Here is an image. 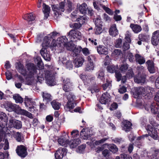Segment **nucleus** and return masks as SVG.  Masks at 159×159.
I'll return each mask as SVG.
<instances>
[{
    "label": "nucleus",
    "mask_w": 159,
    "mask_h": 159,
    "mask_svg": "<svg viewBox=\"0 0 159 159\" xmlns=\"http://www.w3.org/2000/svg\"><path fill=\"white\" fill-rule=\"evenodd\" d=\"M35 17V16L32 13L26 14L23 16V18L28 21L30 24H31L30 21L34 20Z\"/></svg>",
    "instance_id": "obj_31"
},
{
    "label": "nucleus",
    "mask_w": 159,
    "mask_h": 159,
    "mask_svg": "<svg viewBox=\"0 0 159 159\" xmlns=\"http://www.w3.org/2000/svg\"><path fill=\"white\" fill-rule=\"evenodd\" d=\"M71 134L73 137H77L79 135V131L77 130H74L71 132Z\"/></svg>",
    "instance_id": "obj_59"
},
{
    "label": "nucleus",
    "mask_w": 159,
    "mask_h": 159,
    "mask_svg": "<svg viewBox=\"0 0 159 159\" xmlns=\"http://www.w3.org/2000/svg\"><path fill=\"white\" fill-rule=\"evenodd\" d=\"M128 65L126 64H122L120 67V70L122 73L125 72L128 70Z\"/></svg>",
    "instance_id": "obj_42"
},
{
    "label": "nucleus",
    "mask_w": 159,
    "mask_h": 159,
    "mask_svg": "<svg viewBox=\"0 0 159 159\" xmlns=\"http://www.w3.org/2000/svg\"><path fill=\"white\" fill-rule=\"evenodd\" d=\"M145 108L148 111L150 110L151 112L154 114L159 113V105L155 103H152L150 106L149 104H146L145 106Z\"/></svg>",
    "instance_id": "obj_11"
},
{
    "label": "nucleus",
    "mask_w": 159,
    "mask_h": 159,
    "mask_svg": "<svg viewBox=\"0 0 159 159\" xmlns=\"http://www.w3.org/2000/svg\"><path fill=\"white\" fill-rule=\"evenodd\" d=\"M51 103L55 110H58L60 107L61 104L56 100H53L51 102Z\"/></svg>",
    "instance_id": "obj_37"
},
{
    "label": "nucleus",
    "mask_w": 159,
    "mask_h": 159,
    "mask_svg": "<svg viewBox=\"0 0 159 159\" xmlns=\"http://www.w3.org/2000/svg\"><path fill=\"white\" fill-rule=\"evenodd\" d=\"M109 33L110 35L112 36H116L118 34V31L115 24H113L111 25L109 30Z\"/></svg>",
    "instance_id": "obj_26"
},
{
    "label": "nucleus",
    "mask_w": 159,
    "mask_h": 159,
    "mask_svg": "<svg viewBox=\"0 0 159 159\" xmlns=\"http://www.w3.org/2000/svg\"><path fill=\"white\" fill-rule=\"evenodd\" d=\"M95 30V33L96 34H100L102 31V28L99 26H96Z\"/></svg>",
    "instance_id": "obj_52"
},
{
    "label": "nucleus",
    "mask_w": 159,
    "mask_h": 159,
    "mask_svg": "<svg viewBox=\"0 0 159 159\" xmlns=\"http://www.w3.org/2000/svg\"><path fill=\"white\" fill-rule=\"evenodd\" d=\"M138 39L139 40L144 41L146 40V35L143 34H140L139 35Z\"/></svg>",
    "instance_id": "obj_60"
},
{
    "label": "nucleus",
    "mask_w": 159,
    "mask_h": 159,
    "mask_svg": "<svg viewBox=\"0 0 159 159\" xmlns=\"http://www.w3.org/2000/svg\"><path fill=\"white\" fill-rule=\"evenodd\" d=\"M130 27L132 29L133 31L136 33H138L142 30V28L140 26L134 24H131Z\"/></svg>",
    "instance_id": "obj_33"
},
{
    "label": "nucleus",
    "mask_w": 159,
    "mask_h": 159,
    "mask_svg": "<svg viewBox=\"0 0 159 159\" xmlns=\"http://www.w3.org/2000/svg\"><path fill=\"white\" fill-rule=\"evenodd\" d=\"M91 129L88 128H84L81 131L80 136L84 139H88L92 135Z\"/></svg>",
    "instance_id": "obj_15"
},
{
    "label": "nucleus",
    "mask_w": 159,
    "mask_h": 159,
    "mask_svg": "<svg viewBox=\"0 0 159 159\" xmlns=\"http://www.w3.org/2000/svg\"><path fill=\"white\" fill-rule=\"evenodd\" d=\"M144 90V88L142 87L138 88L136 92V93L138 96L140 95H143V90Z\"/></svg>",
    "instance_id": "obj_44"
},
{
    "label": "nucleus",
    "mask_w": 159,
    "mask_h": 159,
    "mask_svg": "<svg viewBox=\"0 0 159 159\" xmlns=\"http://www.w3.org/2000/svg\"><path fill=\"white\" fill-rule=\"evenodd\" d=\"M122 40L121 39H118L116 41L115 46L116 48L120 47L122 45Z\"/></svg>",
    "instance_id": "obj_57"
},
{
    "label": "nucleus",
    "mask_w": 159,
    "mask_h": 159,
    "mask_svg": "<svg viewBox=\"0 0 159 159\" xmlns=\"http://www.w3.org/2000/svg\"><path fill=\"white\" fill-rule=\"evenodd\" d=\"M89 41L93 44L97 45V43L96 42L97 39L96 38L91 37L88 39Z\"/></svg>",
    "instance_id": "obj_55"
},
{
    "label": "nucleus",
    "mask_w": 159,
    "mask_h": 159,
    "mask_svg": "<svg viewBox=\"0 0 159 159\" xmlns=\"http://www.w3.org/2000/svg\"><path fill=\"white\" fill-rule=\"evenodd\" d=\"M81 143V141L80 139L78 138L74 139L72 141H69L68 144L71 148H74L77 146L78 144Z\"/></svg>",
    "instance_id": "obj_29"
},
{
    "label": "nucleus",
    "mask_w": 159,
    "mask_h": 159,
    "mask_svg": "<svg viewBox=\"0 0 159 159\" xmlns=\"http://www.w3.org/2000/svg\"><path fill=\"white\" fill-rule=\"evenodd\" d=\"M25 103L26 106L29 107V111L32 112L34 111L35 107L34 105L35 104V102L32 101L31 98L26 97L25 98Z\"/></svg>",
    "instance_id": "obj_13"
},
{
    "label": "nucleus",
    "mask_w": 159,
    "mask_h": 159,
    "mask_svg": "<svg viewBox=\"0 0 159 159\" xmlns=\"http://www.w3.org/2000/svg\"><path fill=\"white\" fill-rule=\"evenodd\" d=\"M111 86V84L109 82L107 81V82L103 84L102 88L104 90H106L107 89H109Z\"/></svg>",
    "instance_id": "obj_48"
},
{
    "label": "nucleus",
    "mask_w": 159,
    "mask_h": 159,
    "mask_svg": "<svg viewBox=\"0 0 159 159\" xmlns=\"http://www.w3.org/2000/svg\"><path fill=\"white\" fill-rule=\"evenodd\" d=\"M39 73L37 75V79L41 83L44 80L45 78L46 80L47 83L49 85L53 86L54 85L56 82L54 79L51 76L50 72L48 70L44 71V73L43 74V70H38Z\"/></svg>",
    "instance_id": "obj_5"
},
{
    "label": "nucleus",
    "mask_w": 159,
    "mask_h": 159,
    "mask_svg": "<svg viewBox=\"0 0 159 159\" xmlns=\"http://www.w3.org/2000/svg\"><path fill=\"white\" fill-rule=\"evenodd\" d=\"M101 7L109 15H112L113 14V12L108 7H106L104 5L100 4Z\"/></svg>",
    "instance_id": "obj_47"
},
{
    "label": "nucleus",
    "mask_w": 159,
    "mask_h": 159,
    "mask_svg": "<svg viewBox=\"0 0 159 159\" xmlns=\"http://www.w3.org/2000/svg\"><path fill=\"white\" fill-rule=\"evenodd\" d=\"M125 39L128 43H130L131 42V34L128 31H126L125 34Z\"/></svg>",
    "instance_id": "obj_41"
},
{
    "label": "nucleus",
    "mask_w": 159,
    "mask_h": 159,
    "mask_svg": "<svg viewBox=\"0 0 159 159\" xmlns=\"http://www.w3.org/2000/svg\"><path fill=\"white\" fill-rule=\"evenodd\" d=\"M73 64L72 61H67L66 64L65 65V66L67 69L69 70L72 69L73 67Z\"/></svg>",
    "instance_id": "obj_49"
},
{
    "label": "nucleus",
    "mask_w": 159,
    "mask_h": 159,
    "mask_svg": "<svg viewBox=\"0 0 159 159\" xmlns=\"http://www.w3.org/2000/svg\"><path fill=\"white\" fill-rule=\"evenodd\" d=\"M151 42L154 46L157 45L159 43V30L156 31L153 33Z\"/></svg>",
    "instance_id": "obj_17"
},
{
    "label": "nucleus",
    "mask_w": 159,
    "mask_h": 159,
    "mask_svg": "<svg viewBox=\"0 0 159 159\" xmlns=\"http://www.w3.org/2000/svg\"><path fill=\"white\" fill-rule=\"evenodd\" d=\"M153 92V90L149 87L144 88L143 96H147L149 98H151L152 96V94Z\"/></svg>",
    "instance_id": "obj_24"
},
{
    "label": "nucleus",
    "mask_w": 159,
    "mask_h": 159,
    "mask_svg": "<svg viewBox=\"0 0 159 159\" xmlns=\"http://www.w3.org/2000/svg\"><path fill=\"white\" fill-rule=\"evenodd\" d=\"M87 20V17L84 15L82 16H80L76 20L81 25L84 24L86 21Z\"/></svg>",
    "instance_id": "obj_39"
},
{
    "label": "nucleus",
    "mask_w": 159,
    "mask_h": 159,
    "mask_svg": "<svg viewBox=\"0 0 159 159\" xmlns=\"http://www.w3.org/2000/svg\"><path fill=\"white\" fill-rule=\"evenodd\" d=\"M67 149L65 148H59L55 154L56 158H62L64 156L66 155Z\"/></svg>",
    "instance_id": "obj_18"
},
{
    "label": "nucleus",
    "mask_w": 159,
    "mask_h": 159,
    "mask_svg": "<svg viewBox=\"0 0 159 159\" xmlns=\"http://www.w3.org/2000/svg\"><path fill=\"white\" fill-rule=\"evenodd\" d=\"M80 52V51L78 48H75L72 50V54L74 56H76L79 54Z\"/></svg>",
    "instance_id": "obj_61"
},
{
    "label": "nucleus",
    "mask_w": 159,
    "mask_h": 159,
    "mask_svg": "<svg viewBox=\"0 0 159 159\" xmlns=\"http://www.w3.org/2000/svg\"><path fill=\"white\" fill-rule=\"evenodd\" d=\"M42 96L43 98V101L47 103L51 102L52 99V97L49 93L45 92L42 93Z\"/></svg>",
    "instance_id": "obj_22"
},
{
    "label": "nucleus",
    "mask_w": 159,
    "mask_h": 159,
    "mask_svg": "<svg viewBox=\"0 0 159 159\" xmlns=\"http://www.w3.org/2000/svg\"><path fill=\"white\" fill-rule=\"evenodd\" d=\"M145 78L144 76L142 77L141 79L140 78H136L134 79V81L138 83H143L145 81Z\"/></svg>",
    "instance_id": "obj_54"
},
{
    "label": "nucleus",
    "mask_w": 159,
    "mask_h": 159,
    "mask_svg": "<svg viewBox=\"0 0 159 159\" xmlns=\"http://www.w3.org/2000/svg\"><path fill=\"white\" fill-rule=\"evenodd\" d=\"M150 123L154 129L150 125H147L146 129L152 138L155 140H158L159 138L157 135V130L159 131V125L154 120H150Z\"/></svg>",
    "instance_id": "obj_6"
},
{
    "label": "nucleus",
    "mask_w": 159,
    "mask_h": 159,
    "mask_svg": "<svg viewBox=\"0 0 159 159\" xmlns=\"http://www.w3.org/2000/svg\"><path fill=\"white\" fill-rule=\"evenodd\" d=\"M127 58L128 59L129 61L131 62H133L134 61V56L131 53L129 52L128 53Z\"/></svg>",
    "instance_id": "obj_51"
},
{
    "label": "nucleus",
    "mask_w": 159,
    "mask_h": 159,
    "mask_svg": "<svg viewBox=\"0 0 159 159\" xmlns=\"http://www.w3.org/2000/svg\"><path fill=\"white\" fill-rule=\"evenodd\" d=\"M43 11L45 19H47L49 16L50 7L48 5H46L45 3H43Z\"/></svg>",
    "instance_id": "obj_30"
},
{
    "label": "nucleus",
    "mask_w": 159,
    "mask_h": 159,
    "mask_svg": "<svg viewBox=\"0 0 159 159\" xmlns=\"http://www.w3.org/2000/svg\"><path fill=\"white\" fill-rule=\"evenodd\" d=\"M66 95H67L68 102L65 106L64 109L66 111H69L73 109L76 105L75 97L71 92L66 94Z\"/></svg>",
    "instance_id": "obj_7"
},
{
    "label": "nucleus",
    "mask_w": 159,
    "mask_h": 159,
    "mask_svg": "<svg viewBox=\"0 0 159 159\" xmlns=\"http://www.w3.org/2000/svg\"><path fill=\"white\" fill-rule=\"evenodd\" d=\"M16 152L20 156L25 157L27 154L26 148L23 145L18 146L16 149Z\"/></svg>",
    "instance_id": "obj_12"
},
{
    "label": "nucleus",
    "mask_w": 159,
    "mask_h": 159,
    "mask_svg": "<svg viewBox=\"0 0 159 159\" xmlns=\"http://www.w3.org/2000/svg\"><path fill=\"white\" fill-rule=\"evenodd\" d=\"M108 148L109 150L113 153H115L118 151V148L116 146L113 144L108 145Z\"/></svg>",
    "instance_id": "obj_40"
},
{
    "label": "nucleus",
    "mask_w": 159,
    "mask_h": 159,
    "mask_svg": "<svg viewBox=\"0 0 159 159\" xmlns=\"http://www.w3.org/2000/svg\"><path fill=\"white\" fill-rule=\"evenodd\" d=\"M59 63H62L63 65H66V62L67 61V60L66 59L65 57H59Z\"/></svg>",
    "instance_id": "obj_53"
},
{
    "label": "nucleus",
    "mask_w": 159,
    "mask_h": 159,
    "mask_svg": "<svg viewBox=\"0 0 159 159\" xmlns=\"http://www.w3.org/2000/svg\"><path fill=\"white\" fill-rule=\"evenodd\" d=\"M118 107V105L116 102H113L111 105V107L110 108V110L112 111L116 109Z\"/></svg>",
    "instance_id": "obj_63"
},
{
    "label": "nucleus",
    "mask_w": 159,
    "mask_h": 159,
    "mask_svg": "<svg viewBox=\"0 0 159 159\" xmlns=\"http://www.w3.org/2000/svg\"><path fill=\"white\" fill-rule=\"evenodd\" d=\"M7 118L6 114L3 112H0V127L5 128L7 125Z\"/></svg>",
    "instance_id": "obj_16"
},
{
    "label": "nucleus",
    "mask_w": 159,
    "mask_h": 159,
    "mask_svg": "<svg viewBox=\"0 0 159 159\" xmlns=\"http://www.w3.org/2000/svg\"><path fill=\"white\" fill-rule=\"evenodd\" d=\"M109 150L107 149L104 150L102 152V154L103 156L106 158H107L109 157Z\"/></svg>",
    "instance_id": "obj_64"
},
{
    "label": "nucleus",
    "mask_w": 159,
    "mask_h": 159,
    "mask_svg": "<svg viewBox=\"0 0 159 159\" xmlns=\"http://www.w3.org/2000/svg\"><path fill=\"white\" fill-rule=\"evenodd\" d=\"M115 76L117 79V81H119L121 80L122 76L120 72H119L118 71H116Z\"/></svg>",
    "instance_id": "obj_56"
},
{
    "label": "nucleus",
    "mask_w": 159,
    "mask_h": 159,
    "mask_svg": "<svg viewBox=\"0 0 159 159\" xmlns=\"http://www.w3.org/2000/svg\"><path fill=\"white\" fill-rule=\"evenodd\" d=\"M111 96L108 93H103L100 99V102L102 104H106L110 101Z\"/></svg>",
    "instance_id": "obj_19"
},
{
    "label": "nucleus",
    "mask_w": 159,
    "mask_h": 159,
    "mask_svg": "<svg viewBox=\"0 0 159 159\" xmlns=\"http://www.w3.org/2000/svg\"><path fill=\"white\" fill-rule=\"evenodd\" d=\"M14 137L16 141L18 142L23 143L25 141L24 138L21 133L19 132L16 133L14 134Z\"/></svg>",
    "instance_id": "obj_32"
},
{
    "label": "nucleus",
    "mask_w": 159,
    "mask_h": 159,
    "mask_svg": "<svg viewBox=\"0 0 159 159\" xmlns=\"http://www.w3.org/2000/svg\"><path fill=\"white\" fill-rule=\"evenodd\" d=\"M84 61V58L81 57H77L74 60V63L76 67L81 66Z\"/></svg>",
    "instance_id": "obj_28"
},
{
    "label": "nucleus",
    "mask_w": 159,
    "mask_h": 159,
    "mask_svg": "<svg viewBox=\"0 0 159 159\" xmlns=\"http://www.w3.org/2000/svg\"><path fill=\"white\" fill-rule=\"evenodd\" d=\"M96 59L95 56L93 55H91L88 57L89 63L92 64H94V62L95 61Z\"/></svg>",
    "instance_id": "obj_45"
},
{
    "label": "nucleus",
    "mask_w": 159,
    "mask_h": 159,
    "mask_svg": "<svg viewBox=\"0 0 159 159\" xmlns=\"http://www.w3.org/2000/svg\"><path fill=\"white\" fill-rule=\"evenodd\" d=\"M118 69V65H111L108 66L107 67V70L111 73H115L116 71H117V70Z\"/></svg>",
    "instance_id": "obj_34"
},
{
    "label": "nucleus",
    "mask_w": 159,
    "mask_h": 159,
    "mask_svg": "<svg viewBox=\"0 0 159 159\" xmlns=\"http://www.w3.org/2000/svg\"><path fill=\"white\" fill-rule=\"evenodd\" d=\"M63 82L64 84L63 87V89L64 91L67 92L72 89V83L70 82L69 79H64L63 80Z\"/></svg>",
    "instance_id": "obj_14"
},
{
    "label": "nucleus",
    "mask_w": 159,
    "mask_h": 159,
    "mask_svg": "<svg viewBox=\"0 0 159 159\" xmlns=\"http://www.w3.org/2000/svg\"><path fill=\"white\" fill-rule=\"evenodd\" d=\"M13 98L15 100L16 103H22L23 101V99L19 94H15L13 96Z\"/></svg>",
    "instance_id": "obj_36"
},
{
    "label": "nucleus",
    "mask_w": 159,
    "mask_h": 159,
    "mask_svg": "<svg viewBox=\"0 0 159 159\" xmlns=\"http://www.w3.org/2000/svg\"><path fill=\"white\" fill-rule=\"evenodd\" d=\"M67 6L66 9L64 8L65 2H62L58 5H54L52 6V9L54 12L55 15L56 17H58L59 15L65 10L67 12L69 13L73 9V4L72 2L69 0H67Z\"/></svg>",
    "instance_id": "obj_3"
},
{
    "label": "nucleus",
    "mask_w": 159,
    "mask_h": 159,
    "mask_svg": "<svg viewBox=\"0 0 159 159\" xmlns=\"http://www.w3.org/2000/svg\"><path fill=\"white\" fill-rule=\"evenodd\" d=\"M6 109L8 111H14L17 114L27 116L30 119H33V117L31 113L27 111L22 109L18 105L7 102L4 104Z\"/></svg>",
    "instance_id": "obj_2"
},
{
    "label": "nucleus",
    "mask_w": 159,
    "mask_h": 159,
    "mask_svg": "<svg viewBox=\"0 0 159 159\" xmlns=\"http://www.w3.org/2000/svg\"><path fill=\"white\" fill-rule=\"evenodd\" d=\"M49 46L48 42H47L46 43L44 41V42H43L42 44V48L40 50V53L41 56L45 60L48 61H50L51 59L49 52L47 50V48Z\"/></svg>",
    "instance_id": "obj_8"
},
{
    "label": "nucleus",
    "mask_w": 159,
    "mask_h": 159,
    "mask_svg": "<svg viewBox=\"0 0 159 159\" xmlns=\"http://www.w3.org/2000/svg\"><path fill=\"white\" fill-rule=\"evenodd\" d=\"M146 64L149 72L151 73H155V69L153 61L151 60H148L146 62Z\"/></svg>",
    "instance_id": "obj_23"
},
{
    "label": "nucleus",
    "mask_w": 159,
    "mask_h": 159,
    "mask_svg": "<svg viewBox=\"0 0 159 159\" xmlns=\"http://www.w3.org/2000/svg\"><path fill=\"white\" fill-rule=\"evenodd\" d=\"M80 48L82 49V51L83 54L85 56H87L90 54L88 48H82L81 47Z\"/></svg>",
    "instance_id": "obj_58"
},
{
    "label": "nucleus",
    "mask_w": 159,
    "mask_h": 159,
    "mask_svg": "<svg viewBox=\"0 0 159 159\" xmlns=\"http://www.w3.org/2000/svg\"><path fill=\"white\" fill-rule=\"evenodd\" d=\"M101 7L109 15H112L113 14V12L108 7H106L104 5L100 4Z\"/></svg>",
    "instance_id": "obj_46"
},
{
    "label": "nucleus",
    "mask_w": 159,
    "mask_h": 159,
    "mask_svg": "<svg viewBox=\"0 0 159 159\" xmlns=\"http://www.w3.org/2000/svg\"><path fill=\"white\" fill-rule=\"evenodd\" d=\"M68 37L71 41H75L76 39H79L81 38V33L75 30H71L68 33Z\"/></svg>",
    "instance_id": "obj_9"
},
{
    "label": "nucleus",
    "mask_w": 159,
    "mask_h": 159,
    "mask_svg": "<svg viewBox=\"0 0 159 159\" xmlns=\"http://www.w3.org/2000/svg\"><path fill=\"white\" fill-rule=\"evenodd\" d=\"M97 78L101 80H103L104 79V74L102 70H100L97 73Z\"/></svg>",
    "instance_id": "obj_43"
},
{
    "label": "nucleus",
    "mask_w": 159,
    "mask_h": 159,
    "mask_svg": "<svg viewBox=\"0 0 159 159\" xmlns=\"http://www.w3.org/2000/svg\"><path fill=\"white\" fill-rule=\"evenodd\" d=\"M58 142L61 145L66 147L69 143V141L63 138H60L58 139Z\"/></svg>",
    "instance_id": "obj_38"
},
{
    "label": "nucleus",
    "mask_w": 159,
    "mask_h": 159,
    "mask_svg": "<svg viewBox=\"0 0 159 159\" xmlns=\"http://www.w3.org/2000/svg\"><path fill=\"white\" fill-rule=\"evenodd\" d=\"M94 68V64L88 63L86 67V70L88 71L93 70Z\"/></svg>",
    "instance_id": "obj_50"
},
{
    "label": "nucleus",
    "mask_w": 159,
    "mask_h": 159,
    "mask_svg": "<svg viewBox=\"0 0 159 159\" xmlns=\"http://www.w3.org/2000/svg\"><path fill=\"white\" fill-rule=\"evenodd\" d=\"M67 39L66 37H62L58 39L57 40H53L51 43V46L52 48L55 49L61 50L63 47L69 50H71V49L69 46L70 44L67 43Z\"/></svg>",
    "instance_id": "obj_4"
},
{
    "label": "nucleus",
    "mask_w": 159,
    "mask_h": 159,
    "mask_svg": "<svg viewBox=\"0 0 159 159\" xmlns=\"http://www.w3.org/2000/svg\"><path fill=\"white\" fill-rule=\"evenodd\" d=\"M8 125V127L10 128L14 127L17 129H21L22 126V123L20 121L15 120L13 117L9 120Z\"/></svg>",
    "instance_id": "obj_10"
},
{
    "label": "nucleus",
    "mask_w": 159,
    "mask_h": 159,
    "mask_svg": "<svg viewBox=\"0 0 159 159\" xmlns=\"http://www.w3.org/2000/svg\"><path fill=\"white\" fill-rule=\"evenodd\" d=\"M86 147L85 145H82L79 146L78 147V152L80 153H82Z\"/></svg>",
    "instance_id": "obj_62"
},
{
    "label": "nucleus",
    "mask_w": 159,
    "mask_h": 159,
    "mask_svg": "<svg viewBox=\"0 0 159 159\" xmlns=\"http://www.w3.org/2000/svg\"><path fill=\"white\" fill-rule=\"evenodd\" d=\"M27 70L24 68L23 65L20 63H18L17 67L18 71L24 76L29 78H32L37 74V69L34 64L29 63L26 65Z\"/></svg>",
    "instance_id": "obj_1"
},
{
    "label": "nucleus",
    "mask_w": 159,
    "mask_h": 159,
    "mask_svg": "<svg viewBox=\"0 0 159 159\" xmlns=\"http://www.w3.org/2000/svg\"><path fill=\"white\" fill-rule=\"evenodd\" d=\"M123 129L126 132L129 131L132 129V124L129 121L125 120L122 123Z\"/></svg>",
    "instance_id": "obj_21"
},
{
    "label": "nucleus",
    "mask_w": 159,
    "mask_h": 159,
    "mask_svg": "<svg viewBox=\"0 0 159 159\" xmlns=\"http://www.w3.org/2000/svg\"><path fill=\"white\" fill-rule=\"evenodd\" d=\"M135 60L137 63L140 65L144 64L145 62V59L144 57L141 55L136 53L135 55Z\"/></svg>",
    "instance_id": "obj_25"
},
{
    "label": "nucleus",
    "mask_w": 159,
    "mask_h": 159,
    "mask_svg": "<svg viewBox=\"0 0 159 159\" xmlns=\"http://www.w3.org/2000/svg\"><path fill=\"white\" fill-rule=\"evenodd\" d=\"M97 52L99 54L106 55L108 53V49L104 46L100 45L98 46L97 49Z\"/></svg>",
    "instance_id": "obj_27"
},
{
    "label": "nucleus",
    "mask_w": 159,
    "mask_h": 159,
    "mask_svg": "<svg viewBox=\"0 0 159 159\" xmlns=\"http://www.w3.org/2000/svg\"><path fill=\"white\" fill-rule=\"evenodd\" d=\"M59 34V33L55 31H54L51 33L48 36H45L43 40V42H44L45 41V42H48L49 43V45H50V39L55 38Z\"/></svg>",
    "instance_id": "obj_20"
},
{
    "label": "nucleus",
    "mask_w": 159,
    "mask_h": 159,
    "mask_svg": "<svg viewBox=\"0 0 159 159\" xmlns=\"http://www.w3.org/2000/svg\"><path fill=\"white\" fill-rule=\"evenodd\" d=\"M79 10L80 12L83 14H85L87 12V9H88L87 5L83 3L79 7Z\"/></svg>",
    "instance_id": "obj_35"
}]
</instances>
